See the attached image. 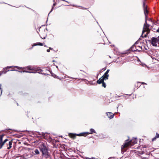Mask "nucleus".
<instances>
[{
  "instance_id": "nucleus-6",
  "label": "nucleus",
  "mask_w": 159,
  "mask_h": 159,
  "mask_svg": "<svg viewBox=\"0 0 159 159\" xmlns=\"http://www.w3.org/2000/svg\"><path fill=\"white\" fill-rule=\"evenodd\" d=\"M12 66H7V67L3 68V70L0 71V75H1L2 74H5L7 72L10 71L8 69L12 68Z\"/></svg>"
},
{
  "instance_id": "nucleus-25",
  "label": "nucleus",
  "mask_w": 159,
  "mask_h": 159,
  "mask_svg": "<svg viewBox=\"0 0 159 159\" xmlns=\"http://www.w3.org/2000/svg\"><path fill=\"white\" fill-rule=\"evenodd\" d=\"M1 84H0V96L1 95L2 93V90L1 88Z\"/></svg>"
},
{
  "instance_id": "nucleus-18",
  "label": "nucleus",
  "mask_w": 159,
  "mask_h": 159,
  "mask_svg": "<svg viewBox=\"0 0 159 159\" xmlns=\"http://www.w3.org/2000/svg\"><path fill=\"white\" fill-rule=\"evenodd\" d=\"M130 141H132V142H131V146H133L135 144H136L137 143V140L136 139H132Z\"/></svg>"
},
{
  "instance_id": "nucleus-29",
  "label": "nucleus",
  "mask_w": 159,
  "mask_h": 159,
  "mask_svg": "<svg viewBox=\"0 0 159 159\" xmlns=\"http://www.w3.org/2000/svg\"><path fill=\"white\" fill-rule=\"evenodd\" d=\"M157 138H156V136H155L154 138H153L152 139V141H154Z\"/></svg>"
},
{
  "instance_id": "nucleus-9",
  "label": "nucleus",
  "mask_w": 159,
  "mask_h": 159,
  "mask_svg": "<svg viewBox=\"0 0 159 159\" xmlns=\"http://www.w3.org/2000/svg\"><path fill=\"white\" fill-rule=\"evenodd\" d=\"M89 134V132H85L80 133L79 134H77V135L79 136H86L87 135Z\"/></svg>"
},
{
  "instance_id": "nucleus-7",
  "label": "nucleus",
  "mask_w": 159,
  "mask_h": 159,
  "mask_svg": "<svg viewBox=\"0 0 159 159\" xmlns=\"http://www.w3.org/2000/svg\"><path fill=\"white\" fill-rule=\"evenodd\" d=\"M157 38L153 37L151 39V44L154 46H157Z\"/></svg>"
},
{
  "instance_id": "nucleus-4",
  "label": "nucleus",
  "mask_w": 159,
  "mask_h": 159,
  "mask_svg": "<svg viewBox=\"0 0 159 159\" xmlns=\"http://www.w3.org/2000/svg\"><path fill=\"white\" fill-rule=\"evenodd\" d=\"M47 29L46 28H40L39 29L38 33L40 37L43 39H45L47 36Z\"/></svg>"
},
{
  "instance_id": "nucleus-21",
  "label": "nucleus",
  "mask_w": 159,
  "mask_h": 159,
  "mask_svg": "<svg viewBox=\"0 0 159 159\" xmlns=\"http://www.w3.org/2000/svg\"><path fill=\"white\" fill-rule=\"evenodd\" d=\"M149 30H143L142 31V35L145 32H147V34H148L150 32V30L149 29Z\"/></svg>"
},
{
  "instance_id": "nucleus-39",
  "label": "nucleus",
  "mask_w": 159,
  "mask_h": 159,
  "mask_svg": "<svg viewBox=\"0 0 159 159\" xmlns=\"http://www.w3.org/2000/svg\"><path fill=\"white\" fill-rule=\"evenodd\" d=\"M141 37H143V36H142V35L141 36Z\"/></svg>"
},
{
  "instance_id": "nucleus-35",
  "label": "nucleus",
  "mask_w": 159,
  "mask_h": 159,
  "mask_svg": "<svg viewBox=\"0 0 159 159\" xmlns=\"http://www.w3.org/2000/svg\"><path fill=\"white\" fill-rule=\"evenodd\" d=\"M106 67H105L103 68V69H102V70H106Z\"/></svg>"
},
{
  "instance_id": "nucleus-5",
  "label": "nucleus",
  "mask_w": 159,
  "mask_h": 159,
  "mask_svg": "<svg viewBox=\"0 0 159 159\" xmlns=\"http://www.w3.org/2000/svg\"><path fill=\"white\" fill-rule=\"evenodd\" d=\"M132 141H129L128 139H127L125 141V143L123 145L121 146V150L122 152H125L126 151L127 149L125 148L129 147V146H131V142Z\"/></svg>"
},
{
  "instance_id": "nucleus-8",
  "label": "nucleus",
  "mask_w": 159,
  "mask_h": 159,
  "mask_svg": "<svg viewBox=\"0 0 159 159\" xmlns=\"http://www.w3.org/2000/svg\"><path fill=\"white\" fill-rule=\"evenodd\" d=\"M143 10L146 18L147 17V15L148 13V10L147 9V6L145 5V2L143 3Z\"/></svg>"
},
{
  "instance_id": "nucleus-34",
  "label": "nucleus",
  "mask_w": 159,
  "mask_h": 159,
  "mask_svg": "<svg viewBox=\"0 0 159 159\" xmlns=\"http://www.w3.org/2000/svg\"><path fill=\"white\" fill-rule=\"evenodd\" d=\"M49 49H50V50H53V48H51V47H49Z\"/></svg>"
},
{
  "instance_id": "nucleus-32",
  "label": "nucleus",
  "mask_w": 159,
  "mask_h": 159,
  "mask_svg": "<svg viewBox=\"0 0 159 159\" xmlns=\"http://www.w3.org/2000/svg\"><path fill=\"white\" fill-rule=\"evenodd\" d=\"M157 38V41L158 42V41H159V36H158Z\"/></svg>"
},
{
  "instance_id": "nucleus-28",
  "label": "nucleus",
  "mask_w": 159,
  "mask_h": 159,
  "mask_svg": "<svg viewBox=\"0 0 159 159\" xmlns=\"http://www.w3.org/2000/svg\"><path fill=\"white\" fill-rule=\"evenodd\" d=\"M156 136V138H159V134H158L157 133Z\"/></svg>"
},
{
  "instance_id": "nucleus-14",
  "label": "nucleus",
  "mask_w": 159,
  "mask_h": 159,
  "mask_svg": "<svg viewBox=\"0 0 159 159\" xmlns=\"http://www.w3.org/2000/svg\"><path fill=\"white\" fill-rule=\"evenodd\" d=\"M104 80V79L102 77L97 81V83L99 84H100L102 83Z\"/></svg>"
},
{
  "instance_id": "nucleus-26",
  "label": "nucleus",
  "mask_w": 159,
  "mask_h": 159,
  "mask_svg": "<svg viewBox=\"0 0 159 159\" xmlns=\"http://www.w3.org/2000/svg\"><path fill=\"white\" fill-rule=\"evenodd\" d=\"M12 68H13L11 70H11V71H17V70H16L14 68H16L15 67V66H12Z\"/></svg>"
},
{
  "instance_id": "nucleus-16",
  "label": "nucleus",
  "mask_w": 159,
  "mask_h": 159,
  "mask_svg": "<svg viewBox=\"0 0 159 159\" xmlns=\"http://www.w3.org/2000/svg\"><path fill=\"white\" fill-rule=\"evenodd\" d=\"M40 135H42L45 139L47 138V134L46 133L42 132L41 134H39Z\"/></svg>"
},
{
  "instance_id": "nucleus-15",
  "label": "nucleus",
  "mask_w": 159,
  "mask_h": 159,
  "mask_svg": "<svg viewBox=\"0 0 159 159\" xmlns=\"http://www.w3.org/2000/svg\"><path fill=\"white\" fill-rule=\"evenodd\" d=\"M109 76V75L108 74L105 73L102 77L106 80L108 79Z\"/></svg>"
},
{
  "instance_id": "nucleus-2",
  "label": "nucleus",
  "mask_w": 159,
  "mask_h": 159,
  "mask_svg": "<svg viewBox=\"0 0 159 159\" xmlns=\"http://www.w3.org/2000/svg\"><path fill=\"white\" fill-rule=\"evenodd\" d=\"M15 67H16L17 69L19 70H21L22 71L18 70V72L22 73L23 72H28L30 73H40V72L38 71L39 70H37L33 68L30 66H28L27 67H21L18 66H15Z\"/></svg>"
},
{
  "instance_id": "nucleus-13",
  "label": "nucleus",
  "mask_w": 159,
  "mask_h": 159,
  "mask_svg": "<svg viewBox=\"0 0 159 159\" xmlns=\"http://www.w3.org/2000/svg\"><path fill=\"white\" fill-rule=\"evenodd\" d=\"M77 134H75L70 133H69V134H68V136H69V137L70 138L73 139H74L75 138L76 136H77Z\"/></svg>"
},
{
  "instance_id": "nucleus-23",
  "label": "nucleus",
  "mask_w": 159,
  "mask_h": 159,
  "mask_svg": "<svg viewBox=\"0 0 159 159\" xmlns=\"http://www.w3.org/2000/svg\"><path fill=\"white\" fill-rule=\"evenodd\" d=\"M102 87H104V88H105L106 86V83L104 82V81L102 83Z\"/></svg>"
},
{
  "instance_id": "nucleus-38",
  "label": "nucleus",
  "mask_w": 159,
  "mask_h": 159,
  "mask_svg": "<svg viewBox=\"0 0 159 159\" xmlns=\"http://www.w3.org/2000/svg\"><path fill=\"white\" fill-rule=\"evenodd\" d=\"M146 36H147V35L146 34H145L144 37H146Z\"/></svg>"
},
{
  "instance_id": "nucleus-19",
  "label": "nucleus",
  "mask_w": 159,
  "mask_h": 159,
  "mask_svg": "<svg viewBox=\"0 0 159 159\" xmlns=\"http://www.w3.org/2000/svg\"><path fill=\"white\" fill-rule=\"evenodd\" d=\"M37 45H39L41 46H42L43 45V44L42 43L38 42V43H34V44L33 45V46H36Z\"/></svg>"
},
{
  "instance_id": "nucleus-11",
  "label": "nucleus",
  "mask_w": 159,
  "mask_h": 159,
  "mask_svg": "<svg viewBox=\"0 0 159 159\" xmlns=\"http://www.w3.org/2000/svg\"><path fill=\"white\" fill-rule=\"evenodd\" d=\"M106 114L108 117L110 119H112L114 117V114L112 112H107Z\"/></svg>"
},
{
  "instance_id": "nucleus-37",
  "label": "nucleus",
  "mask_w": 159,
  "mask_h": 159,
  "mask_svg": "<svg viewBox=\"0 0 159 159\" xmlns=\"http://www.w3.org/2000/svg\"><path fill=\"white\" fill-rule=\"evenodd\" d=\"M143 3L144 2H145H145L146 1V0H143Z\"/></svg>"
},
{
  "instance_id": "nucleus-1",
  "label": "nucleus",
  "mask_w": 159,
  "mask_h": 159,
  "mask_svg": "<svg viewBox=\"0 0 159 159\" xmlns=\"http://www.w3.org/2000/svg\"><path fill=\"white\" fill-rule=\"evenodd\" d=\"M4 134L0 135V149L5 145L8 149H10L12 147V140L6 139L3 140V138L4 136Z\"/></svg>"
},
{
  "instance_id": "nucleus-10",
  "label": "nucleus",
  "mask_w": 159,
  "mask_h": 159,
  "mask_svg": "<svg viewBox=\"0 0 159 159\" xmlns=\"http://www.w3.org/2000/svg\"><path fill=\"white\" fill-rule=\"evenodd\" d=\"M133 49L134 51H137L139 52L142 50V47L140 45H136V47H135V49Z\"/></svg>"
},
{
  "instance_id": "nucleus-3",
  "label": "nucleus",
  "mask_w": 159,
  "mask_h": 159,
  "mask_svg": "<svg viewBox=\"0 0 159 159\" xmlns=\"http://www.w3.org/2000/svg\"><path fill=\"white\" fill-rule=\"evenodd\" d=\"M39 148L43 156H44L46 158H48L50 157V154L48 152V148L45 143H41V144L39 145Z\"/></svg>"
},
{
  "instance_id": "nucleus-20",
  "label": "nucleus",
  "mask_w": 159,
  "mask_h": 159,
  "mask_svg": "<svg viewBox=\"0 0 159 159\" xmlns=\"http://www.w3.org/2000/svg\"><path fill=\"white\" fill-rule=\"evenodd\" d=\"M90 132H89V134H92L93 133H96L95 131L93 129H90Z\"/></svg>"
},
{
  "instance_id": "nucleus-31",
  "label": "nucleus",
  "mask_w": 159,
  "mask_h": 159,
  "mask_svg": "<svg viewBox=\"0 0 159 159\" xmlns=\"http://www.w3.org/2000/svg\"><path fill=\"white\" fill-rule=\"evenodd\" d=\"M117 97H123V98H124V97L123 95L118 96H116V98Z\"/></svg>"
},
{
  "instance_id": "nucleus-30",
  "label": "nucleus",
  "mask_w": 159,
  "mask_h": 159,
  "mask_svg": "<svg viewBox=\"0 0 159 159\" xmlns=\"http://www.w3.org/2000/svg\"><path fill=\"white\" fill-rule=\"evenodd\" d=\"M109 71H110V70L108 69L105 73L108 74Z\"/></svg>"
},
{
  "instance_id": "nucleus-33",
  "label": "nucleus",
  "mask_w": 159,
  "mask_h": 159,
  "mask_svg": "<svg viewBox=\"0 0 159 159\" xmlns=\"http://www.w3.org/2000/svg\"><path fill=\"white\" fill-rule=\"evenodd\" d=\"M47 51L48 52H49L50 51V49H47Z\"/></svg>"
},
{
  "instance_id": "nucleus-36",
  "label": "nucleus",
  "mask_w": 159,
  "mask_h": 159,
  "mask_svg": "<svg viewBox=\"0 0 159 159\" xmlns=\"http://www.w3.org/2000/svg\"><path fill=\"white\" fill-rule=\"evenodd\" d=\"M157 32L159 33V29H158L157 30Z\"/></svg>"
},
{
  "instance_id": "nucleus-24",
  "label": "nucleus",
  "mask_w": 159,
  "mask_h": 159,
  "mask_svg": "<svg viewBox=\"0 0 159 159\" xmlns=\"http://www.w3.org/2000/svg\"><path fill=\"white\" fill-rule=\"evenodd\" d=\"M57 3L56 2L54 3L53 4V6L52 7V9L51 10V11H52L54 7L56 5Z\"/></svg>"
},
{
  "instance_id": "nucleus-17",
  "label": "nucleus",
  "mask_w": 159,
  "mask_h": 159,
  "mask_svg": "<svg viewBox=\"0 0 159 159\" xmlns=\"http://www.w3.org/2000/svg\"><path fill=\"white\" fill-rule=\"evenodd\" d=\"M137 42H136L131 47L130 49H131V50H132V51L135 52V51H134L133 50V49H135V47H136V45L137 44Z\"/></svg>"
},
{
  "instance_id": "nucleus-22",
  "label": "nucleus",
  "mask_w": 159,
  "mask_h": 159,
  "mask_svg": "<svg viewBox=\"0 0 159 159\" xmlns=\"http://www.w3.org/2000/svg\"><path fill=\"white\" fill-rule=\"evenodd\" d=\"M34 152L35 154H36V155H39V153H40L39 150L37 149H36L34 150Z\"/></svg>"
},
{
  "instance_id": "nucleus-12",
  "label": "nucleus",
  "mask_w": 159,
  "mask_h": 159,
  "mask_svg": "<svg viewBox=\"0 0 159 159\" xmlns=\"http://www.w3.org/2000/svg\"><path fill=\"white\" fill-rule=\"evenodd\" d=\"M149 25L148 24H147V21L146 20L145 21V23L144 24L143 28V30H149Z\"/></svg>"
},
{
  "instance_id": "nucleus-27",
  "label": "nucleus",
  "mask_w": 159,
  "mask_h": 159,
  "mask_svg": "<svg viewBox=\"0 0 159 159\" xmlns=\"http://www.w3.org/2000/svg\"><path fill=\"white\" fill-rule=\"evenodd\" d=\"M138 83H140L142 84H147L143 82H138Z\"/></svg>"
}]
</instances>
